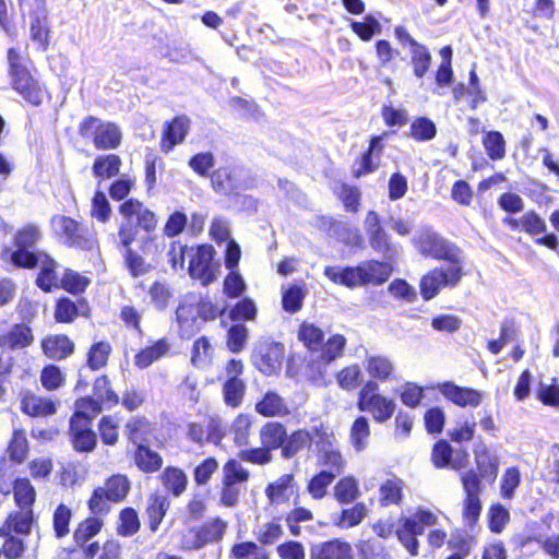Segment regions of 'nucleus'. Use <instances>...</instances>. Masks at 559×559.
I'll return each instance as SVG.
<instances>
[{
  "mask_svg": "<svg viewBox=\"0 0 559 559\" xmlns=\"http://www.w3.org/2000/svg\"><path fill=\"white\" fill-rule=\"evenodd\" d=\"M118 211L123 219L118 228L117 246L123 250L124 263L132 277L144 275L148 270V265L145 260L131 248V245L136 239L139 229L147 234L156 229V215L141 201L133 198L122 202Z\"/></svg>",
  "mask_w": 559,
  "mask_h": 559,
  "instance_id": "nucleus-1",
  "label": "nucleus"
},
{
  "mask_svg": "<svg viewBox=\"0 0 559 559\" xmlns=\"http://www.w3.org/2000/svg\"><path fill=\"white\" fill-rule=\"evenodd\" d=\"M392 271V265L389 262L368 260L356 266H326L324 275L334 284L355 288L382 285L390 278Z\"/></svg>",
  "mask_w": 559,
  "mask_h": 559,
  "instance_id": "nucleus-2",
  "label": "nucleus"
},
{
  "mask_svg": "<svg viewBox=\"0 0 559 559\" xmlns=\"http://www.w3.org/2000/svg\"><path fill=\"white\" fill-rule=\"evenodd\" d=\"M463 276L462 262L456 259H448L447 263L433 269L423 276L420 293L425 300L436 297L442 288L455 287Z\"/></svg>",
  "mask_w": 559,
  "mask_h": 559,
  "instance_id": "nucleus-3",
  "label": "nucleus"
},
{
  "mask_svg": "<svg viewBox=\"0 0 559 559\" xmlns=\"http://www.w3.org/2000/svg\"><path fill=\"white\" fill-rule=\"evenodd\" d=\"M50 225L56 237L68 247L82 250H92L95 247L96 240L93 233L72 217L53 215Z\"/></svg>",
  "mask_w": 559,
  "mask_h": 559,
  "instance_id": "nucleus-4",
  "label": "nucleus"
},
{
  "mask_svg": "<svg viewBox=\"0 0 559 559\" xmlns=\"http://www.w3.org/2000/svg\"><path fill=\"white\" fill-rule=\"evenodd\" d=\"M79 132L83 138L92 139L94 146L103 151L117 148L122 139L121 130L116 123L92 116L80 123Z\"/></svg>",
  "mask_w": 559,
  "mask_h": 559,
  "instance_id": "nucleus-5",
  "label": "nucleus"
},
{
  "mask_svg": "<svg viewBox=\"0 0 559 559\" xmlns=\"http://www.w3.org/2000/svg\"><path fill=\"white\" fill-rule=\"evenodd\" d=\"M358 409L372 415L377 423L388 421L394 414L396 404L394 400L379 393V384L368 380L361 388L358 402Z\"/></svg>",
  "mask_w": 559,
  "mask_h": 559,
  "instance_id": "nucleus-6",
  "label": "nucleus"
},
{
  "mask_svg": "<svg viewBox=\"0 0 559 559\" xmlns=\"http://www.w3.org/2000/svg\"><path fill=\"white\" fill-rule=\"evenodd\" d=\"M41 237L40 227L34 223L25 224L17 229L13 238L16 249L11 253L12 263L19 267H35L39 252H33L29 249L34 248L41 240Z\"/></svg>",
  "mask_w": 559,
  "mask_h": 559,
  "instance_id": "nucleus-7",
  "label": "nucleus"
},
{
  "mask_svg": "<svg viewBox=\"0 0 559 559\" xmlns=\"http://www.w3.org/2000/svg\"><path fill=\"white\" fill-rule=\"evenodd\" d=\"M188 254L191 277L201 281L203 285H209L217 278L218 266L213 263L215 250L212 246L202 245L195 249L191 248Z\"/></svg>",
  "mask_w": 559,
  "mask_h": 559,
  "instance_id": "nucleus-8",
  "label": "nucleus"
},
{
  "mask_svg": "<svg viewBox=\"0 0 559 559\" xmlns=\"http://www.w3.org/2000/svg\"><path fill=\"white\" fill-rule=\"evenodd\" d=\"M31 39L40 50H47L50 38V27L46 0H34L28 12Z\"/></svg>",
  "mask_w": 559,
  "mask_h": 559,
  "instance_id": "nucleus-9",
  "label": "nucleus"
},
{
  "mask_svg": "<svg viewBox=\"0 0 559 559\" xmlns=\"http://www.w3.org/2000/svg\"><path fill=\"white\" fill-rule=\"evenodd\" d=\"M436 389L447 401L462 408H476L485 397L484 392L468 386H460L452 381L438 383Z\"/></svg>",
  "mask_w": 559,
  "mask_h": 559,
  "instance_id": "nucleus-10",
  "label": "nucleus"
},
{
  "mask_svg": "<svg viewBox=\"0 0 559 559\" xmlns=\"http://www.w3.org/2000/svg\"><path fill=\"white\" fill-rule=\"evenodd\" d=\"M417 250L425 257L433 259L454 258L449 248V243L430 228H421L413 238Z\"/></svg>",
  "mask_w": 559,
  "mask_h": 559,
  "instance_id": "nucleus-11",
  "label": "nucleus"
},
{
  "mask_svg": "<svg viewBox=\"0 0 559 559\" xmlns=\"http://www.w3.org/2000/svg\"><path fill=\"white\" fill-rule=\"evenodd\" d=\"M284 346L280 343L260 344L252 355L254 366L264 374L274 373L282 364Z\"/></svg>",
  "mask_w": 559,
  "mask_h": 559,
  "instance_id": "nucleus-12",
  "label": "nucleus"
},
{
  "mask_svg": "<svg viewBox=\"0 0 559 559\" xmlns=\"http://www.w3.org/2000/svg\"><path fill=\"white\" fill-rule=\"evenodd\" d=\"M13 87L32 105H39L43 102L45 91L31 76L29 72L22 68L10 73Z\"/></svg>",
  "mask_w": 559,
  "mask_h": 559,
  "instance_id": "nucleus-13",
  "label": "nucleus"
},
{
  "mask_svg": "<svg viewBox=\"0 0 559 559\" xmlns=\"http://www.w3.org/2000/svg\"><path fill=\"white\" fill-rule=\"evenodd\" d=\"M350 544L341 539H331L311 546L309 559H353Z\"/></svg>",
  "mask_w": 559,
  "mask_h": 559,
  "instance_id": "nucleus-14",
  "label": "nucleus"
},
{
  "mask_svg": "<svg viewBox=\"0 0 559 559\" xmlns=\"http://www.w3.org/2000/svg\"><path fill=\"white\" fill-rule=\"evenodd\" d=\"M70 437L75 451L91 452L96 447V435L92 430L90 421H82L78 417H71Z\"/></svg>",
  "mask_w": 559,
  "mask_h": 559,
  "instance_id": "nucleus-15",
  "label": "nucleus"
},
{
  "mask_svg": "<svg viewBox=\"0 0 559 559\" xmlns=\"http://www.w3.org/2000/svg\"><path fill=\"white\" fill-rule=\"evenodd\" d=\"M296 495V483L294 475L284 474L265 488V496L271 504L288 503Z\"/></svg>",
  "mask_w": 559,
  "mask_h": 559,
  "instance_id": "nucleus-16",
  "label": "nucleus"
},
{
  "mask_svg": "<svg viewBox=\"0 0 559 559\" xmlns=\"http://www.w3.org/2000/svg\"><path fill=\"white\" fill-rule=\"evenodd\" d=\"M190 120L186 116H178L168 122L164 129L160 147L165 153L182 143L189 132Z\"/></svg>",
  "mask_w": 559,
  "mask_h": 559,
  "instance_id": "nucleus-17",
  "label": "nucleus"
},
{
  "mask_svg": "<svg viewBox=\"0 0 559 559\" xmlns=\"http://www.w3.org/2000/svg\"><path fill=\"white\" fill-rule=\"evenodd\" d=\"M364 366L369 377L374 380L386 382L394 378L395 365L389 356L367 354Z\"/></svg>",
  "mask_w": 559,
  "mask_h": 559,
  "instance_id": "nucleus-18",
  "label": "nucleus"
},
{
  "mask_svg": "<svg viewBox=\"0 0 559 559\" xmlns=\"http://www.w3.org/2000/svg\"><path fill=\"white\" fill-rule=\"evenodd\" d=\"M34 511L20 509L11 512L0 527V536L10 534L28 535L34 523Z\"/></svg>",
  "mask_w": 559,
  "mask_h": 559,
  "instance_id": "nucleus-19",
  "label": "nucleus"
},
{
  "mask_svg": "<svg viewBox=\"0 0 559 559\" xmlns=\"http://www.w3.org/2000/svg\"><path fill=\"white\" fill-rule=\"evenodd\" d=\"M34 341L33 333L26 324H13L8 331L0 332V347L20 349L29 346Z\"/></svg>",
  "mask_w": 559,
  "mask_h": 559,
  "instance_id": "nucleus-20",
  "label": "nucleus"
},
{
  "mask_svg": "<svg viewBox=\"0 0 559 559\" xmlns=\"http://www.w3.org/2000/svg\"><path fill=\"white\" fill-rule=\"evenodd\" d=\"M176 319L179 326V334L183 338L191 337L202 328V319L199 318L198 311L193 304H181L176 310Z\"/></svg>",
  "mask_w": 559,
  "mask_h": 559,
  "instance_id": "nucleus-21",
  "label": "nucleus"
},
{
  "mask_svg": "<svg viewBox=\"0 0 559 559\" xmlns=\"http://www.w3.org/2000/svg\"><path fill=\"white\" fill-rule=\"evenodd\" d=\"M40 267L37 276L36 284L45 292H50L59 285V277L57 275V262L47 255L45 252H39L36 258V266Z\"/></svg>",
  "mask_w": 559,
  "mask_h": 559,
  "instance_id": "nucleus-22",
  "label": "nucleus"
},
{
  "mask_svg": "<svg viewBox=\"0 0 559 559\" xmlns=\"http://www.w3.org/2000/svg\"><path fill=\"white\" fill-rule=\"evenodd\" d=\"M326 442H323L320 448L319 463L325 467L323 471H328L333 474L334 478L341 474L345 467V461L338 449L334 448L332 442L326 436Z\"/></svg>",
  "mask_w": 559,
  "mask_h": 559,
  "instance_id": "nucleus-23",
  "label": "nucleus"
},
{
  "mask_svg": "<svg viewBox=\"0 0 559 559\" xmlns=\"http://www.w3.org/2000/svg\"><path fill=\"white\" fill-rule=\"evenodd\" d=\"M43 350L50 359L60 360L74 350L73 342L66 335H55L45 338L41 343Z\"/></svg>",
  "mask_w": 559,
  "mask_h": 559,
  "instance_id": "nucleus-24",
  "label": "nucleus"
},
{
  "mask_svg": "<svg viewBox=\"0 0 559 559\" xmlns=\"http://www.w3.org/2000/svg\"><path fill=\"white\" fill-rule=\"evenodd\" d=\"M169 506L170 501L166 495L154 493L148 498L146 514L148 518V526L152 532H156L158 530Z\"/></svg>",
  "mask_w": 559,
  "mask_h": 559,
  "instance_id": "nucleus-25",
  "label": "nucleus"
},
{
  "mask_svg": "<svg viewBox=\"0 0 559 559\" xmlns=\"http://www.w3.org/2000/svg\"><path fill=\"white\" fill-rule=\"evenodd\" d=\"M202 548L209 544L218 543L223 539L227 522L219 518H213L200 526H195Z\"/></svg>",
  "mask_w": 559,
  "mask_h": 559,
  "instance_id": "nucleus-26",
  "label": "nucleus"
},
{
  "mask_svg": "<svg viewBox=\"0 0 559 559\" xmlns=\"http://www.w3.org/2000/svg\"><path fill=\"white\" fill-rule=\"evenodd\" d=\"M255 411L265 417H283L289 414V408L282 396L275 392H266L255 404Z\"/></svg>",
  "mask_w": 559,
  "mask_h": 559,
  "instance_id": "nucleus-27",
  "label": "nucleus"
},
{
  "mask_svg": "<svg viewBox=\"0 0 559 559\" xmlns=\"http://www.w3.org/2000/svg\"><path fill=\"white\" fill-rule=\"evenodd\" d=\"M159 479L164 488L174 497L181 496L187 489L188 477L186 473L178 467H166L159 475Z\"/></svg>",
  "mask_w": 559,
  "mask_h": 559,
  "instance_id": "nucleus-28",
  "label": "nucleus"
},
{
  "mask_svg": "<svg viewBox=\"0 0 559 559\" xmlns=\"http://www.w3.org/2000/svg\"><path fill=\"white\" fill-rule=\"evenodd\" d=\"M22 411L33 417H46L53 415L57 406L50 399L29 394L22 400Z\"/></svg>",
  "mask_w": 559,
  "mask_h": 559,
  "instance_id": "nucleus-29",
  "label": "nucleus"
},
{
  "mask_svg": "<svg viewBox=\"0 0 559 559\" xmlns=\"http://www.w3.org/2000/svg\"><path fill=\"white\" fill-rule=\"evenodd\" d=\"M211 182L215 191L229 194L242 188L237 179L236 170L230 168H218L211 176Z\"/></svg>",
  "mask_w": 559,
  "mask_h": 559,
  "instance_id": "nucleus-30",
  "label": "nucleus"
},
{
  "mask_svg": "<svg viewBox=\"0 0 559 559\" xmlns=\"http://www.w3.org/2000/svg\"><path fill=\"white\" fill-rule=\"evenodd\" d=\"M404 481L392 477L383 481L379 488V502L382 507L399 506L403 499Z\"/></svg>",
  "mask_w": 559,
  "mask_h": 559,
  "instance_id": "nucleus-31",
  "label": "nucleus"
},
{
  "mask_svg": "<svg viewBox=\"0 0 559 559\" xmlns=\"http://www.w3.org/2000/svg\"><path fill=\"white\" fill-rule=\"evenodd\" d=\"M121 164V158L116 154L99 155L93 163L92 171L96 178L110 179L119 174Z\"/></svg>",
  "mask_w": 559,
  "mask_h": 559,
  "instance_id": "nucleus-32",
  "label": "nucleus"
},
{
  "mask_svg": "<svg viewBox=\"0 0 559 559\" xmlns=\"http://www.w3.org/2000/svg\"><path fill=\"white\" fill-rule=\"evenodd\" d=\"M260 439L263 447L269 450L283 448L287 439L285 427L280 423H267L260 430Z\"/></svg>",
  "mask_w": 559,
  "mask_h": 559,
  "instance_id": "nucleus-33",
  "label": "nucleus"
},
{
  "mask_svg": "<svg viewBox=\"0 0 559 559\" xmlns=\"http://www.w3.org/2000/svg\"><path fill=\"white\" fill-rule=\"evenodd\" d=\"M170 346L165 338L156 341L152 346L139 352L134 357V364L136 367L144 369L151 366L154 361L166 356Z\"/></svg>",
  "mask_w": 559,
  "mask_h": 559,
  "instance_id": "nucleus-34",
  "label": "nucleus"
},
{
  "mask_svg": "<svg viewBox=\"0 0 559 559\" xmlns=\"http://www.w3.org/2000/svg\"><path fill=\"white\" fill-rule=\"evenodd\" d=\"M453 449L450 443L445 440H439L432 449L431 460L437 468L452 467L453 469H460L463 464L455 460H452Z\"/></svg>",
  "mask_w": 559,
  "mask_h": 559,
  "instance_id": "nucleus-35",
  "label": "nucleus"
},
{
  "mask_svg": "<svg viewBox=\"0 0 559 559\" xmlns=\"http://www.w3.org/2000/svg\"><path fill=\"white\" fill-rule=\"evenodd\" d=\"M370 427L369 421L365 416L357 417L349 432V440L355 451L360 452L369 444Z\"/></svg>",
  "mask_w": 559,
  "mask_h": 559,
  "instance_id": "nucleus-36",
  "label": "nucleus"
},
{
  "mask_svg": "<svg viewBox=\"0 0 559 559\" xmlns=\"http://www.w3.org/2000/svg\"><path fill=\"white\" fill-rule=\"evenodd\" d=\"M13 493L15 503L20 509L33 510L36 491L27 478H19L14 481Z\"/></svg>",
  "mask_w": 559,
  "mask_h": 559,
  "instance_id": "nucleus-37",
  "label": "nucleus"
},
{
  "mask_svg": "<svg viewBox=\"0 0 559 559\" xmlns=\"http://www.w3.org/2000/svg\"><path fill=\"white\" fill-rule=\"evenodd\" d=\"M408 135L417 142H428L436 138V123L427 117L415 118L411 126Z\"/></svg>",
  "mask_w": 559,
  "mask_h": 559,
  "instance_id": "nucleus-38",
  "label": "nucleus"
},
{
  "mask_svg": "<svg viewBox=\"0 0 559 559\" xmlns=\"http://www.w3.org/2000/svg\"><path fill=\"white\" fill-rule=\"evenodd\" d=\"M134 462L142 472L153 473L160 468L163 459L157 452L139 444L134 453Z\"/></svg>",
  "mask_w": 559,
  "mask_h": 559,
  "instance_id": "nucleus-39",
  "label": "nucleus"
},
{
  "mask_svg": "<svg viewBox=\"0 0 559 559\" xmlns=\"http://www.w3.org/2000/svg\"><path fill=\"white\" fill-rule=\"evenodd\" d=\"M475 461L483 478L495 480L498 474V462L492 457L486 447L475 449Z\"/></svg>",
  "mask_w": 559,
  "mask_h": 559,
  "instance_id": "nucleus-40",
  "label": "nucleus"
},
{
  "mask_svg": "<svg viewBox=\"0 0 559 559\" xmlns=\"http://www.w3.org/2000/svg\"><path fill=\"white\" fill-rule=\"evenodd\" d=\"M431 59L429 49L423 44L415 43V48L411 49V63L416 78L425 76L431 66Z\"/></svg>",
  "mask_w": 559,
  "mask_h": 559,
  "instance_id": "nucleus-41",
  "label": "nucleus"
},
{
  "mask_svg": "<svg viewBox=\"0 0 559 559\" xmlns=\"http://www.w3.org/2000/svg\"><path fill=\"white\" fill-rule=\"evenodd\" d=\"M249 471L237 460L230 459L223 466L222 485L239 486L249 479Z\"/></svg>",
  "mask_w": 559,
  "mask_h": 559,
  "instance_id": "nucleus-42",
  "label": "nucleus"
},
{
  "mask_svg": "<svg viewBox=\"0 0 559 559\" xmlns=\"http://www.w3.org/2000/svg\"><path fill=\"white\" fill-rule=\"evenodd\" d=\"M111 502H119L126 498L130 490V483L123 475H114L102 487Z\"/></svg>",
  "mask_w": 559,
  "mask_h": 559,
  "instance_id": "nucleus-43",
  "label": "nucleus"
},
{
  "mask_svg": "<svg viewBox=\"0 0 559 559\" xmlns=\"http://www.w3.org/2000/svg\"><path fill=\"white\" fill-rule=\"evenodd\" d=\"M298 337L309 350L317 352L323 345L324 333L313 323L305 322L299 328Z\"/></svg>",
  "mask_w": 559,
  "mask_h": 559,
  "instance_id": "nucleus-44",
  "label": "nucleus"
},
{
  "mask_svg": "<svg viewBox=\"0 0 559 559\" xmlns=\"http://www.w3.org/2000/svg\"><path fill=\"white\" fill-rule=\"evenodd\" d=\"M359 493L358 483L354 477H344L334 487V497L343 504L353 502Z\"/></svg>",
  "mask_w": 559,
  "mask_h": 559,
  "instance_id": "nucleus-45",
  "label": "nucleus"
},
{
  "mask_svg": "<svg viewBox=\"0 0 559 559\" xmlns=\"http://www.w3.org/2000/svg\"><path fill=\"white\" fill-rule=\"evenodd\" d=\"M314 437L307 430H297L284 442L282 453L285 457H292L300 450L310 445Z\"/></svg>",
  "mask_w": 559,
  "mask_h": 559,
  "instance_id": "nucleus-46",
  "label": "nucleus"
},
{
  "mask_svg": "<svg viewBox=\"0 0 559 559\" xmlns=\"http://www.w3.org/2000/svg\"><path fill=\"white\" fill-rule=\"evenodd\" d=\"M246 384L241 379H227L223 385L224 402L229 407H238L242 403Z\"/></svg>",
  "mask_w": 559,
  "mask_h": 559,
  "instance_id": "nucleus-47",
  "label": "nucleus"
},
{
  "mask_svg": "<svg viewBox=\"0 0 559 559\" xmlns=\"http://www.w3.org/2000/svg\"><path fill=\"white\" fill-rule=\"evenodd\" d=\"M483 145L492 160H500L506 155V141L498 131L487 132L483 139Z\"/></svg>",
  "mask_w": 559,
  "mask_h": 559,
  "instance_id": "nucleus-48",
  "label": "nucleus"
},
{
  "mask_svg": "<svg viewBox=\"0 0 559 559\" xmlns=\"http://www.w3.org/2000/svg\"><path fill=\"white\" fill-rule=\"evenodd\" d=\"M93 396L97 399L105 407L110 408L118 404V395L110 389L109 380L106 376L98 377L94 382Z\"/></svg>",
  "mask_w": 559,
  "mask_h": 559,
  "instance_id": "nucleus-49",
  "label": "nucleus"
},
{
  "mask_svg": "<svg viewBox=\"0 0 559 559\" xmlns=\"http://www.w3.org/2000/svg\"><path fill=\"white\" fill-rule=\"evenodd\" d=\"M105 406L94 396L83 397L75 403V413L72 417H78L82 421H90L99 414Z\"/></svg>",
  "mask_w": 559,
  "mask_h": 559,
  "instance_id": "nucleus-50",
  "label": "nucleus"
},
{
  "mask_svg": "<svg viewBox=\"0 0 559 559\" xmlns=\"http://www.w3.org/2000/svg\"><path fill=\"white\" fill-rule=\"evenodd\" d=\"M111 353V346L108 342H97L92 345L87 353V366L92 370H98L103 368L108 360Z\"/></svg>",
  "mask_w": 559,
  "mask_h": 559,
  "instance_id": "nucleus-51",
  "label": "nucleus"
},
{
  "mask_svg": "<svg viewBox=\"0 0 559 559\" xmlns=\"http://www.w3.org/2000/svg\"><path fill=\"white\" fill-rule=\"evenodd\" d=\"M346 338L341 334H334L328 338L321 350V358L325 362H331L343 355L344 348L346 346Z\"/></svg>",
  "mask_w": 559,
  "mask_h": 559,
  "instance_id": "nucleus-52",
  "label": "nucleus"
},
{
  "mask_svg": "<svg viewBox=\"0 0 559 559\" xmlns=\"http://www.w3.org/2000/svg\"><path fill=\"white\" fill-rule=\"evenodd\" d=\"M306 293L301 286L293 285L283 292V309L289 313H296L302 307Z\"/></svg>",
  "mask_w": 559,
  "mask_h": 559,
  "instance_id": "nucleus-53",
  "label": "nucleus"
},
{
  "mask_svg": "<svg viewBox=\"0 0 559 559\" xmlns=\"http://www.w3.org/2000/svg\"><path fill=\"white\" fill-rule=\"evenodd\" d=\"M350 28L361 40H370L374 35H379L381 33V25L379 21L372 16H365L362 22L353 21L350 23Z\"/></svg>",
  "mask_w": 559,
  "mask_h": 559,
  "instance_id": "nucleus-54",
  "label": "nucleus"
},
{
  "mask_svg": "<svg viewBox=\"0 0 559 559\" xmlns=\"http://www.w3.org/2000/svg\"><path fill=\"white\" fill-rule=\"evenodd\" d=\"M366 515V506L364 503H357L350 509H344L335 523L342 528H350L360 524Z\"/></svg>",
  "mask_w": 559,
  "mask_h": 559,
  "instance_id": "nucleus-55",
  "label": "nucleus"
},
{
  "mask_svg": "<svg viewBox=\"0 0 559 559\" xmlns=\"http://www.w3.org/2000/svg\"><path fill=\"white\" fill-rule=\"evenodd\" d=\"M334 476L328 471H321L308 483L307 490L313 499H322L326 495L328 487L333 483Z\"/></svg>",
  "mask_w": 559,
  "mask_h": 559,
  "instance_id": "nucleus-56",
  "label": "nucleus"
},
{
  "mask_svg": "<svg viewBox=\"0 0 559 559\" xmlns=\"http://www.w3.org/2000/svg\"><path fill=\"white\" fill-rule=\"evenodd\" d=\"M231 555L236 559H269L267 552L253 542L235 544Z\"/></svg>",
  "mask_w": 559,
  "mask_h": 559,
  "instance_id": "nucleus-57",
  "label": "nucleus"
},
{
  "mask_svg": "<svg viewBox=\"0 0 559 559\" xmlns=\"http://www.w3.org/2000/svg\"><path fill=\"white\" fill-rule=\"evenodd\" d=\"M112 211L103 191H96L92 199L91 216L100 223H107L111 217Z\"/></svg>",
  "mask_w": 559,
  "mask_h": 559,
  "instance_id": "nucleus-58",
  "label": "nucleus"
},
{
  "mask_svg": "<svg viewBox=\"0 0 559 559\" xmlns=\"http://www.w3.org/2000/svg\"><path fill=\"white\" fill-rule=\"evenodd\" d=\"M71 518L72 511L66 504L61 503L56 508L52 516V525L57 538H62L69 534Z\"/></svg>",
  "mask_w": 559,
  "mask_h": 559,
  "instance_id": "nucleus-59",
  "label": "nucleus"
},
{
  "mask_svg": "<svg viewBox=\"0 0 559 559\" xmlns=\"http://www.w3.org/2000/svg\"><path fill=\"white\" fill-rule=\"evenodd\" d=\"M361 379V369L356 364L343 368L337 374L338 385L347 391L356 389L360 384Z\"/></svg>",
  "mask_w": 559,
  "mask_h": 559,
  "instance_id": "nucleus-60",
  "label": "nucleus"
},
{
  "mask_svg": "<svg viewBox=\"0 0 559 559\" xmlns=\"http://www.w3.org/2000/svg\"><path fill=\"white\" fill-rule=\"evenodd\" d=\"M370 247L383 254V257L390 259L394 253L393 245L390 241L389 234L381 228L380 230H374L371 235L368 236Z\"/></svg>",
  "mask_w": 559,
  "mask_h": 559,
  "instance_id": "nucleus-61",
  "label": "nucleus"
},
{
  "mask_svg": "<svg viewBox=\"0 0 559 559\" xmlns=\"http://www.w3.org/2000/svg\"><path fill=\"white\" fill-rule=\"evenodd\" d=\"M213 347L206 337L198 338L193 344L191 361L195 367L206 366L212 357Z\"/></svg>",
  "mask_w": 559,
  "mask_h": 559,
  "instance_id": "nucleus-62",
  "label": "nucleus"
},
{
  "mask_svg": "<svg viewBox=\"0 0 559 559\" xmlns=\"http://www.w3.org/2000/svg\"><path fill=\"white\" fill-rule=\"evenodd\" d=\"M120 524L118 533L122 536L129 537L134 535L140 528V521L138 513L132 508H126L119 515Z\"/></svg>",
  "mask_w": 559,
  "mask_h": 559,
  "instance_id": "nucleus-63",
  "label": "nucleus"
},
{
  "mask_svg": "<svg viewBox=\"0 0 559 559\" xmlns=\"http://www.w3.org/2000/svg\"><path fill=\"white\" fill-rule=\"evenodd\" d=\"M103 526V521L98 518H88L83 521L74 532L76 544L86 543L97 535Z\"/></svg>",
  "mask_w": 559,
  "mask_h": 559,
  "instance_id": "nucleus-64",
  "label": "nucleus"
}]
</instances>
